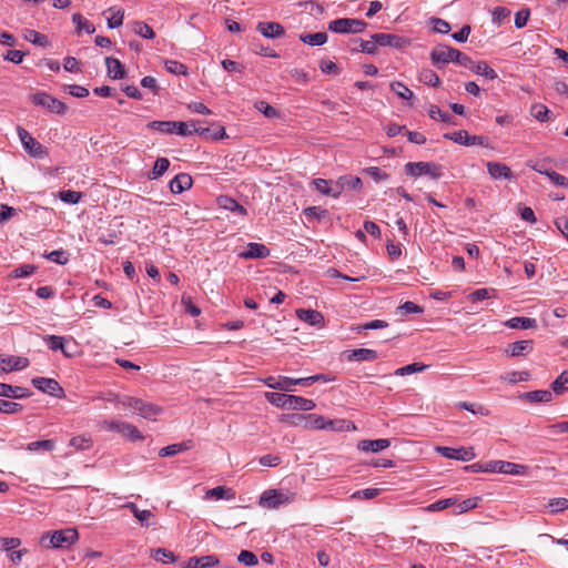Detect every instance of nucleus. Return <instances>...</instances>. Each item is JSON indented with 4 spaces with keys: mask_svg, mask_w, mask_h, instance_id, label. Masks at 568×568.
<instances>
[{
    "mask_svg": "<svg viewBox=\"0 0 568 568\" xmlns=\"http://www.w3.org/2000/svg\"><path fill=\"white\" fill-rule=\"evenodd\" d=\"M78 538L79 535L77 529L65 528L47 534L41 538V544L48 548H69L78 540Z\"/></svg>",
    "mask_w": 568,
    "mask_h": 568,
    "instance_id": "nucleus-1",
    "label": "nucleus"
},
{
    "mask_svg": "<svg viewBox=\"0 0 568 568\" xmlns=\"http://www.w3.org/2000/svg\"><path fill=\"white\" fill-rule=\"evenodd\" d=\"M119 405L122 408L132 409L133 413L146 419H154L155 416L161 412V409L158 406L145 403L142 399L134 397H125L119 400Z\"/></svg>",
    "mask_w": 568,
    "mask_h": 568,
    "instance_id": "nucleus-2",
    "label": "nucleus"
},
{
    "mask_svg": "<svg viewBox=\"0 0 568 568\" xmlns=\"http://www.w3.org/2000/svg\"><path fill=\"white\" fill-rule=\"evenodd\" d=\"M486 473H500V474H509L515 476H524L528 473V467L521 464H515L511 462L505 460H495L485 464Z\"/></svg>",
    "mask_w": 568,
    "mask_h": 568,
    "instance_id": "nucleus-3",
    "label": "nucleus"
},
{
    "mask_svg": "<svg viewBox=\"0 0 568 568\" xmlns=\"http://www.w3.org/2000/svg\"><path fill=\"white\" fill-rule=\"evenodd\" d=\"M30 100L33 104L40 105L52 113L64 114L67 112V105L62 101L45 92H37L30 95Z\"/></svg>",
    "mask_w": 568,
    "mask_h": 568,
    "instance_id": "nucleus-4",
    "label": "nucleus"
},
{
    "mask_svg": "<svg viewBox=\"0 0 568 568\" xmlns=\"http://www.w3.org/2000/svg\"><path fill=\"white\" fill-rule=\"evenodd\" d=\"M295 494L270 489L262 494L260 505L267 508H277L280 505L288 504L294 500Z\"/></svg>",
    "mask_w": 568,
    "mask_h": 568,
    "instance_id": "nucleus-5",
    "label": "nucleus"
},
{
    "mask_svg": "<svg viewBox=\"0 0 568 568\" xmlns=\"http://www.w3.org/2000/svg\"><path fill=\"white\" fill-rule=\"evenodd\" d=\"M406 173L410 176L429 175L433 179H438L440 166L430 162H409L405 165Z\"/></svg>",
    "mask_w": 568,
    "mask_h": 568,
    "instance_id": "nucleus-6",
    "label": "nucleus"
},
{
    "mask_svg": "<svg viewBox=\"0 0 568 568\" xmlns=\"http://www.w3.org/2000/svg\"><path fill=\"white\" fill-rule=\"evenodd\" d=\"M18 135L24 150L33 158H42L45 155V150L40 142H38L26 129L18 128Z\"/></svg>",
    "mask_w": 568,
    "mask_h": 568,
    "instance_id": "nucleus-7",
    "label": "nucleus"
},
{
    "mask_svg": "<svg viewBox=\"0 0 568 568\" xmlns=\"http://www.w3.org/2000/svg\"><path fill=\"white\" fill-rule=\"evenodd\" d=\"M31 383L37 389L47 393L53 397L63 398L65 396L63 388L53 378L34 377L32 378Z\"/></svg>",
    "mask_w": 568,
    "mask_h": 568,
    "instance_id": "nucleus-8",
    "label": "nucleus"
},
{
    "mask_svg": "<svg viewBox=\"0 0 568 568\" xmlns=\"http://www.w3.org/2000/svg\"><path fill=\"white\" fill-rule=\"evenodd\" d=\"M436 450L442 456L449 458V459L469 462L476 457V454H475L473 447L452 448V447L438 446V447H436Z\"/></svg>",
    "mask_w": 568,
    "mask_h": 568,
    "instance_id": "nucleus-9",
    "label": "nucleus"
},
{
    "mask_svg": "<svg viewBox=\"0 0 568 568\" xmlns=\"http://www.w3.org/2000/svg\"><path fill=\"white\" fill-rule=\"evenodd\" d=\"M457 49L439 44L430 51V61L434 65L446 64L454 61Z\"/></svg>",
    "mask_w": 568,
    "mask_h": 568,
    "instance_id": "nucleus-10",
    "label": "nucleus"
},
{
    "mask_svg": "<svg viewBox=\"0 0 568 568\" xmlns=\"http://www.w3.org/2000/svg\"><path fill=\"white\" fill-rule=\"evenodd\" d=\"M372 39L377 43V47H390L402 49L408 44V40L392 33H375Z\"/></svg>",
    "mask_w": 568,
    "mask_h": 568,
    "instance_id": "nucleus-11",
    "label": "nucleus"
},
{
    "mask_svg": "<svg viewBox=\"0 0 568 568\" xmlns=\"http://www.w3.org/2000/svg\"><path fill=\"white\" fill-rule=\"evenodd\" d=\"M444 138L447 140H452L456 143L463 144V145H484L485 144V138L480 135H469L467 131L459 130L453 133H446L444 134Z\"/></svg>",
    "mask_w": 568,
    "mask_h": 568,
    "instance_id": "nucleus-12",
    "label": "nucleus"
},
{
    "mask_svg": "<svg viewBox=\"0 0 568 568\" xmlns=\"http://www.w3.org/2000/svg\"><path fill=\"white\" fill-rule=\"evenodd\" d=\"M220 564V560L214 555H206L202 557H190L181 564V568H212Z\"/></svg>",
    "mask_w": 568,
    "mask_h": 568,
    "instance_id": "nucleus-13",
    "label": "nucleus"
},
{
    "mask_svg": "<svg viewBox=\"0 0 568 568\" xmlns=\"http://www.w3.org/2000/svg\"><path fill=\"white\" fill-rule=\"evenodd\" d=\"M271 254L270 248L261 243H248L246 250L239 253V257L243 260L265 258Z\"/></svg>",
    "mask_w": 568,
    "mask_h": 568,
    "instance_id": "nucleus-14",
    "label": "nucleus"
},
{
    "mask_svg": "<svg viewBox=\"0 0 568 568\" xmlns=\"http://www.w3.org/2000/svg\"><path fill=\"white\" fill-rule=\"evenodd\" d=\"M30 364L27 357L21 356H7L0 357V371L1 372H12V371H21L28 367Z\"/></svg>",
    "mask_w": 568,
    "mask_h": 568,
    "instance_id": "nucleus-15",
    "label": "nucleus"
},
{
    "mask_svg": "<svg viewBox=\"0 0 568 568\" xmlns=\"http://www.w3.org/2000/svg\"><path fill=\"white\" fill-rule=\"evenodd\" d=\"M314 187L322 194L338 197L341 195V187L336 184V181L325 179H314L312 181Z\"/></svg>",
    "mask_w": 568,
    "mask_h": 568,
    "instance_id": "nucleus-16",
    "label": "nucleus"
},
{
    "mask_svg": "<svg viewBox=\"0 0 568 568\" xmlns=\"http://www.w3.org/2000/svg\"><path fill=\"white\" fill-rule=\"evenodd\" d=\"M295 313L298 320L310 324L311 326L322 327L324 325V316L318 311L298 308Z\"/></svg>",
    "mask_w": 568,
    "mask_h": 568,
    "instance_id": "nucleus-17",
    "label": "nucleus"
},
{
    "mask_svg": "<svg viewBox=\"0 0 568 568\" xmlns=\"http://www.w3.org/2000/svg\"><path fill=\"white\" fill-rule=\"evenodd\" d=\"M256 30L268 39H277L285 33L284 28L278 22H258Z\"/></svg>",
    "mask_w": 568,
    "mask_h": 568,
    "instance_id": "nucleus-18",
    "label": "nucleus"
},
{
    "mask_svg": "<svg viewBox=\"0 0 568 568\" xmlns=\"http://www.w3.org/2000/svg\"><path fill=\"white\" fill-rule=\"evenodd\" d=\"M519 399L536 404V403H549L552 400V393L550 390L546 389H538V390H531L521 393L518 396Z\"/></svg>",
    "mask_w": 568,
    "mask_h": 568,
    "instance_id": "nucleus-19",
    "label": "nucleus"
},
{
    "mask_svg": "<svg viewBox=\"0 0 568 568\" xmlns=\"http://www.w3.org/2000/svg\"><path fill=\"white\" fill-rule=\"evenodd\" d=\"M487 170L489 175L494 180L505 179L509 180L513 178V172L509 166L499 162H487Z\"/></svg>",
    "mask_w": 568,
    "mask_h": 568,
    "instance_id": "nucleus-20",
    "label": "nucleus"
},
{
    "mask_svg": "<svg viewBox=\"0 0 568 568\" xmlns=\"http://www.w3.org/2000/svg\"><path fill=\"white\" fill-rule=\"evenodd\" d=\"M31 395V392L20 386H12L9 384L0 383V396L7 398H26Z\"/></svg>",
    "mask_w": 568,
    "mask_h": 568,
    "instance_id": "nucleus-21",
    "label": "nucleus"
},
{
    "mask_svg": "<svg viewBox=\"0 0 568 568\" xmlns=\"http://www.w3.org/2000/svg\"><path fill=\"white\" fill-rule=\"evenodd\" d=\"M315 408V403L312 399L301 396L288 395L286 409L295 410H312Z\"/></svg>",
    "mask_w": 568,
    "mask_h": 568,
    "instance_id": "nucleus-22",
    "label": "nucleus"
},
{
    "mask_svg": "<svg viewBox=\"0 0 568 568\" xmlns=\"http://www.w3.org/2000/svg\"><path fill=\"white\" fill-rule=\"evenodd\" d=\"M389 445H390L389 439L379 438V439H374V440H368V439L361 440L358 443L357 447L362 452L377 453V452L388 448Z\"/></svg>",
    "mask_w": 568,
    "mask_h": 568,
    "instance_id": "nucleus-23",
    "label": "nucleus"
},
{
    "mask_svg": "<svg viewBox=\"0 0 568 568\" xmlns=\"http://www.w3.org/2000/svg\"><path fill=\"white\" fill-rule=\"evenodd\" d=\"M192 178L186 173H181L174 176L170 182V190L174 194H180L192 186Z\"/></svg>",
    "mask_w": 568,
    "mask_h": 568,
    "instance_id": "nucleus-24",
    "label": "nucleus"
},
{
    "mask_svg": "<svg viewBox=\"0 0 568 568\" xmlns=\"http://www.w3.org/2000/svg\"><path fill=\"white\" fill-rule=\"evenodd\" d=\"M105 64L108 69V75L114 80L123 79L125 77L124 65L121 63L119 59L108 57L105 59Z\"/></svg>",
    "mask_w": 568,
    "mask_h": 568,
    "instance_id": "nucleus-25",
    "label": "nucleus"
},
{
    "mask_svg": "<svg viewBox=\"0 0 568 568\" xmlns=\"http://www.w3.org/2000/svg\"><path fill=\"white\" fill-rule=\"evenodd\" d=\"M217 204L221 209L234 212L239 215L245 216L247 214L246 209L230 196L217 197Z\"/></svg>",
    "mask_w": 568,
    "mask_h": 568,
    "instance_id": "nucleus-26",
    "label": "nucleus"
},
{
    "mask_svg": "<svg viewBox=\"0 0 568 568\" xmlns=\"http://www.w3.org/2000/svg\"><path fill=\"white\" fill-rule=\"evenodd\" d=\"M377 352L369 348H357L348 352L347 359L351 362L375 361Z\"/></svg>",
    "mask_w": 568,
    "mask_h": 568,
    "instance_id": "nucleus-27",
    "label": "nucleus"
},
{
    "mask_svg": "<svg viewBox=\"0 0 568 568\" xmlns=\"http://www.w3.org/2000/svg\"><path fill=\"white\" fill-rule=\"evenodd\" d=\"M532 349V341L526 339V341H518L515 343H511L508 346L507 353L511 357H519L525 355L526 353H529Z\"/></svg>",
    "mask_w": 568,
    "mask_h": 568,
    "instance_id": "nucleus-28",
    "label": "nucleus"
},
{
    "mask_svg": "<svg viewBox=\"0 0 568 568\" xmlns=\"http://www.w3.org/2000/svg\"><path fill=\"white\" fill-rule=\"evenodd\" d=\"M505 325L509 328L514 329H528L535 328L537 326V322L535 318L530 317H513L508 320Z\"/></svg>",
    "mask_w": 568,
    "mask_h": 568,
    "instance_id": "nucleus-29",
    "label": "nucleus"
},
{
    "mask_svg": "<svg viewBox=\"0 0 568 568\" xmlns=\"http://www.w3.org/2000/svg\"><path fill=\"white\" fill-rule=\"evenodd\" d=\"M176 130L174 133L185 136L190 135L193 132L201 133V134H207L210 132L209 129H197L195 128L194 122H182V121H175Z\"/></svg>",
    "mask_w": 568,
    "mask_h": 568,
    "instance_id": "nucleus-30",
    "label": "nucleus"
},
{
    "mask_svg": "<svg viewBox=\"0 0 568 568\" xmlns=\"http://www.w3.org/2000/svg\"><path fill=\"white\" fill-rule=\"evenodd\" d=\"M22 36L26 41H29L38 47L45 48L49 44L47 36L36 30L24 29Z\"/></svg>",
    "mask_w": 568,
    "mask_h": 568,
    "instance_id": "nucleus-31",
    "label": "nucleus"
},
{
    "mask_svg": "<svg viewBox=\"0 0 568 568\" xmlns=\"http://www.w3.org/2000/svg\"><path fill=\"white\" fill-rule=\"evenodd\" d=\"M336 184L341 187V193L345 189L359 190L362 187V180L353 175H344L336 180Z\"/></svg>",
    "mask_w": 568,
    "mask_h": 568,
    "instance_id": "nucleus-32",
    "label": "nucleus"
},
{
    "mask_svg": "<svg viewBox=\"0 0 568 568\" xmlns=\"http://www.w3.org/2000/svg\"><path fill=\"white\" fill-rule=\"evenodd\" d=\"M353 42L356 44L352 48V51L364 52L367 54H376L377 53V43L371 38V40L365 41L361 39H354Z\"/></svg>",
    "mask_w": 568,
    "mask_h": 568,
    "instance_id": "nucleus-33",
    "label": "nucleus"
},
{
    "mask_svg": "<svg viewBox=\"0 0 568 568\" xmlns=\"http://www.w3.org/2000/svg\"><path fill=\"white\" fill-rule=\"evenodd\" d=\"M351 18H339L328 23V30L336 33H351Z\"/></svg>",
    "mask_w": 568,
    "mask_h": 568,
    "instance_id": "nucleus-34",
    "label": "nucleus"
},
{
    "mask_svg": "<svg viewBox=\"0 0 568 568\" xmlns=\"http://www.w3.org/2000/svg\"><path fill=\"white\" fill-rule=\"evenodd\" d=\"M300 40L308 45H322L327 41L325 32L304 33L300 36Z\"/></svg>",
    "mask_w": 568,
    "mask_h": 568,
    "instance_id": "nucleus-35",
    "label": "nucleus"
},
{
    "mask_svg": "<svg viewBox=\"0 0 568 568\" xmlns=\"http://www.w3.org/2000/svg\"><path fill=\"white\" fill-rule=\"evenodd\" d=\"M471 71L476 74L483 75L486 79L494 80L497 78V73L491 69L485 61L474 62Z\"/></svg>",
    "mask_w": 568,
    "mask_h": 568,
    "instance_id": "nucleus-36",
    "label": "nucleus"
},
{
    "mask_svg": "<svg viewBox=\"0 0 568 568\" xmlns=\"http://www.w3.org/2000/svg\"><path fill=\"white\" fill-rule=\"evenodd\" d=\"M54 447H55V443L52 439L31 442L27 445V449L29 452H38V450L51 452L54 449Z\"/></svg>",
    "mask_w": 568,
    "mask_h": 568,
    "instance_id": "nucleus-37",
    "label": "nucleus"
},
{
    "mask_svg": "<svg viewBox=\"0 0 568 568\" xmlns=\"http://www.w3.org/2000/svg\"><path fill=\"white\" fill-rule=\"evenodd\" d=\"M190 448L189 443H180V444H173L169 445L166 447L161 448L159 455L161 457H171L174 456L183 450H187Z\"/></svg>",
    "mask_w": 568,
    "mask_h": 568,
    "instance_id": "nucleus-38",
    "label": "nucleus"
},
{
    "mask_svg": "<svg viewBox=\"0 0 568 568\" xmlns=\"http://www.w3.org/2000/svg\"><path fill=\"white\" fill-rule=\"evenodd\" d=\"M287 397H288V395L283 394V393H274V392L265 393V398L267 399L268 403H271L272 405H274L276 407L285 408V409H286V405H287Z\"/></svg>",
    "mask_w": 568,
    "mask_h": 568,
    "instance_id": "nucleus-39",
    "label": "nucleus"
},
{
    "mask_svg": "<svg viewBox=\"0 0 568 568\" xmlns=\"http://www.w3.org/2000/svg\"><path fill=\"white\" fill-rule=\"evenodd\" d=\"M551 388L555 394L561 395L568 390V372H562L552 383Z\"/></svg>",
    "mask_w": 568,
    "mask_h": 568,
    "instance_id": "nucleus-40",
    "label": "nucleus"
},
{
    "mask_svg": "<svg viewBox=\"0 0 568 568\" xmlns=\"http://www.w3.org/2000/svg\"><path fill=\"white\" fill-rule=\"evenodd\" d=\"M148 126L162 133H174L176 130L175 121H152Z\"/></svg>",
    "mask_w": 568,
    "mask_h": 568,
    "instance_id": "nucleus-41",
    "label": "nucleus"
},
{
    "mask_svg": "<svg viewBox=\"0 0 568 568\" xmlns=\"http://www.w3.org/2000/svg\"><path fill=\"white\" fill-rule=\"evenodd\" d=\"M304 427L311 428V429H326L327 422H325L323 416L311 414V415L306 416V422H305Z\"/></svg>",
    "mask_w": 568,
    "mask_h": 568,
    "instance_id": "nucleus-42",
    "label": "nucleus"
},
{
    "mask_svg": "<svg viewBox=\"0 0 568 568\" xmlns=\"http://www.w3.org/2000/svg\"><path fill=\"white\" fill-rule=\"evenodd\" d=\"M133 31L138 36L144 38V39H153L155 37V33L153 29L143 21H136L133 24Z\"/></svg>",
    "mask_w": 568,
    "mask_h": 568,
    "instance_id": "nucleus-43",
    "label": "nucleus"
},
{
    "mask_svg": "<svg viewBox=\"0 0 568 568\" xmlns=\"http://www.w3.org/2000/svg\"><path fill=\"white\" fill-rule=\"evenodd\" d=\"M152 557L162 562H175L178 557L165 548H158L152 550Z\"/></svg>",
    "mask_w": 568,
    "mask_h": 568,
    "instance_id": "nucleus-44",
    "label": "nucleus"
},
{
    "mask_svg": "<svg viewBox=\"0 0 568 568\" xmlns=\"http://www.w3.org/2000/svg\"><path fill=\"white\" fill-rule=\"evenodd\" d=\"M530 377L529 373L524 372H509L500 376V379L508 382L509 384H517L519 382H526Z\"/></svg>",
    "mask_w": 568,
    "mask_h": 568,
    "instance_id": "nucleus-45",
    "label": "nucleus"
},
{
    "mask_svg": "<svg viewBox=\"0 0 568 568\" xmlns=\"http://www.w3.org/2000/svg\"><path fill=\"white\" fill-rule=\"evenodd\" d=\"M303 381H305V377H302V378H291V377L280 376L278 377V384L284 386V387L278 388V389L283 390V392H292L293 390V386H295V385L304 386V382Z\"/></svg>",
    "mask_w": 568,
    "mask_h": 568,
    "instance_id": "nucleus-46",
    "label": "nucleus"
},
{
    "mask_svg": "<svg viewBox=\"0 0 568 568\" xmlns=\"http://www.w3.org/2000/svg\"><path fill=\"white\" fill-rule=\"evenodd\" d=\"M390 90L404 100H410L414 97L413 91L402 82H393Z\"/></svg>",
    "mask_w": 568,
    "mask_h": 568,
    "instance_id": "nucleus-47",
    "label": "nucleus"
},
{
    "mask_svg": "<svg viewBox=\"0 0 568 568\" xmlns=\"http://www.w3.org/2000/svg\"><path fill=\"white\" fill-rule=\"evenodd\" d=\"M69 445L77 450H87L90 449L92 446V440L90 437L87 436H75L70 439Z\"/></svg>",
    "mask_w": 568,
    "mask_h": 568,
    "instance_id": "nucleus-48",
    "label": "nucleus"
},
{
    "mask_svg": "<svg viewBox=\"0 0 568 568\" xmlns=\"http://www.w3.org/2000/svg\"><path fill=\"white\" fill-rule=\"evenodd\" d=\"M281 422L288 424L290 426H303L306 422V416L297 413L285 414L281 416Z\"/></svg>",
    "mask_w": 568,
    "mask_h": 568,
    "instance_id": "nucleus-49",
    "label": "nucleus"
},
{
    "mask_svg": "<svg viewBox=\"0 0 568 568\" xmlns=\"http://www.w3.org/2000/svg\"><path fill=\"white\" fill-rule=\"evenodd\" d=\"M327 428L336 432L355 429V425L346 419H334L327 422Z\"/></svg>",
    "mask_w": 568,
    "mask_h": 568,
    "instance_id": "nucleus-50",
    "label": "nucleus"
},
{
    "mask_svg": "<svg viewBox=\"0 0 568 568\" xmlns=\"http://www.w3.org/2000/svg\"><path fill=\"white\" fill-rule=\"evenodd\" d=\"M426 365L424 364H420V363H413V364H408L406 366H403L400 368H397L395 371V375L397 376H405V375H409V374H413V373H419V372H423L424 369H426Z\"/></svg>",
    "mask_w": 568,
    "mask_h": 568,
    "instance_id": "nucleus-51",
    "label": "nucleus"
},
{
    "mask_svg": "<svg viewBox=\"0 0 568 568\" xmlns=\"http://www.w3.org/2000/svg\"><path fill=\"white\" fill-rule=\"evenodd\" d=\"M237 561L247 567H253L258 564L256 555L248 550H242L237 556Z\"/></svg>",
    "mask_w": 568,
    "mask_h": 568,
    "instance_id": "nucleus-52",
    "label": "nucleus"
},
{
    "mask_svg": "<svg viewBox=\"0 0 568 568\" xmlns=\"http://www.w3.org/2000/svg\"><path fill=\"white\" fill-rule=\"evenodd\" d=\"M170 166V162L166 158H159L152 169L151 179L160 178Z\"/></svg>",
    "mask_w": 568,
    "mask_h": 568,
    "instance_id": "nucleus-53",
    "label": "nucleus"
},
{
    "mask_svg": "<svg viewBox=\"0 0 568 568\" xmlns=\"http://www.w3.org/2000/svg\"><path fill=\"white\" fill-rule=\"evenodd\" d=\"M547 507L549 508L551 514H557L568 509V499L567 498H552L549 500Z\"/></svg>",
    "mask_w": 568,
    "mask_h": 568,
    "instance_id": "nucleus-54",
    "label": "nucleus"
},
{
    "mask_svg": "<svg viewBox=\"0 0 568 568\" xmlns=\"http://www.w3.org/2000/svg\"><path fill=\"white\" fill-rule=\"evenodd\" d=\"M21 545V540L14 537L0 538V549L6 552H10L17 549Z\"/></svg>",
    "mask_w": 568,
    "mask_h": 568,
    "instance_id": "nucleus-55",
    "label": "nucleus"
},
{
    "mask_svg": "<svg viewBox=\"0 0 568 568\" xmlns=\"http://www.w3.org/2000/svg\"><path fill=\"white\" fill-rule=\"evenodd\" d=\"M120 434L131 440H139L143 438L139 429L134 425L129 423L123 424V429L121 428Z\"/></svg>",
    "mask_w": 568,
    "mask_h": 568,
    "instance_id": "nucleus-56",
    "label": "nucleus"
},
{
    "mask_svg": "<svg viewBox=\"0 0 568 568\" xmlns=\"http://www.w3.org/2000/svg\"><path fill=\"white\" fill-rule=\"evenodd\" d=\"M72 20L77 24L79 31L84 30L88 33H93L95 30L94 26L85 20L80 13H74L72 16Z\"/></svg>",
    "mask_w": 568,
    "mask_h": 568,
    "instance_id": "nucleus-57",
    "label": "nucleus"
},
{
    "mask_svg": "<svg viewBox=\"0 0 568 568\" xmlns=\"http://www.w3.org/2000/svg\"><path fill=\"white\" fill-rule=\"evenodd\" d=\"M44 342L52 351H61L65 345V338L57 335H48L44 337Z\"/></svg>",
    "mask_w": 568,
    "mask_h": 568,
    "instance_id": "nucleus-58",
    "label": "nucleus"
},
{
    "mask_svg": "<svg viewBox=\"0 0 568 568\" xmlns=\"http://www.w3.org/2000/svg\"><path fill=\"white\" fill-rule=\"evenodd\" d=\"M22 410V406L18 403L0 399V413L17 414Z\"/></svg>",
    "mask_w": 568,
    "mask_h": 568,
    "instance_id": "nucleus-59",
    "label": "nucleus"
},
{
    "mask_svg": "<svg viewBox=\"0 0 568 568\" xmlns=\"http://www.w3.org/2000/svg\"><path fill=\"white\" fill-rule=\"evenodd\" d=\"M422 81H424L425 84L432 85V87H439L440 85V79L439 77L432 70H424L420 74Z\"/></svg>",
    "mask_w": 568,
    "mask_h": 568,
    "instance_id": "nucleus-60",
    "label": "nucleus"
},
{
    "mask_svg": "<svg viewBox=\"0 0 568 568\" xmlns=\"http://www.w3.org/2000/svg\"><path fill=\"white\" fill-rule=\"evenodd\" d=\"M45 257L54 263L64 265L69 261V254L63 250H55L50 252Z\"/></svg>",
    "mask_w": 568,
    "mask_h": 568,
    "instance_id": "nucleus-61",
    "label": "nucleus"
},
{
    "mask_svg": "<svg viewBox=\"0 0 568 568\" xmlns=\"http://www.w3.org/2000/svg\"><path fill=\"white\" fill-rule=\"evenodd\" d=\"M429 22L433 26V30L435 32L445 34L450 31V24L440 18H432Z\"/></svg>",
    "mask_w": 568,
    "mask_h": 568,
    "instance_id": "nucleus-62",
    "label": "nucleus"
},
{
    "mask_svg": "<svg viewBox=\"0 0 568 568\" xmlns=\"http://www.w3.org/2000/svg\"><path fill=\"white\" fill-rule=\"evenodd\" d=\"M364 172L376 182L387 180L389 178V175L386 172L382 171L379 168L376 166L366 168Z\"/></svg>",
    "mask_w": 568,
    "mask_h": 568,
    "instance_id": "nucleus-63",
    "label": "nucleus"
},
{
    "mask_svg": "<svg viewBox=\"0 0 568 568\" xmlns=\"http://www.w3.org/2000/svg\"><path fill=\"white\" fill-rule=\"evenodd\" d=\"M531 114L538 121L545 122L548 120L549 110L545 105L536 104L531 108Z\"/></svg>",
    "mask_w": 568,
    "mask_h": 568,
    "instance_id": "nucleus-64",
    "label": "nucleus"
}]
</instances>
